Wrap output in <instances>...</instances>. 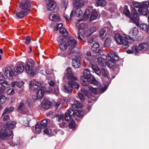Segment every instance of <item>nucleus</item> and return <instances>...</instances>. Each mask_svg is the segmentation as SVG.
Listing matches in <instances>:
<instances>
[{
  "mask_svg": "<svg viewBox=\"0 0 149 149\" xmlns=\"http://www.w3.org/2000/svg\"><path fill=\"white\" fill-rule=\"evenodd\" d=\"M134 10L137 12L138 15L146 16L147 15V7L149 6L148 1H143L142 3H136L134 4Z\"/></svg>",
  "mask_w": 149,
  "mask_h": 149,
  "instance_id": "nucleus-1",
  "label": "nucleus"
},
{
  "mask_svg": "<svg viewBox=\"0 0 149 149\" xmlns=\"http://www.w3.org/2000/svg\"><path fill=\"white\" fill-rule=\"evenodd\" d=\"M115 38L118 44L123 45L122 47L123 49L128 47L130 38L127 35L125 34L121 35L118 33H116L115 34Z\"/></svg>",
  "mask_w": 149,
  "mask_h": 149,
  "instance_id": "nucleus-2",
  "label": "nucleus"
},
{
  "mask_svg": "<svg viewBox=\"0 0 149 149\" xmlns=\"http://www.w3.org/2000/svg\"><path fill=\"white\" fill-rule=\"evenodd\" d=\"M106 59L108 61L109 67L111 68L115 66L116 61L119 60V57L116 53L113 52H110L106 56Z\"/></svg>",
  "mask_w": 149,
  "mask_h": 149,
  "instance_id": "nucleus-3",
  "label": "nucleus"
},
{
  "mask_svg": "<svg viewBox=\"0 0 149 149\" xmlns=\"http://www.w3.org/2000/svg\"><path fill=\"white\" fill-rule=\"evenodd\" d=\"M66 41V43L67 44L68 46H70L69 49L68 50V54H69L74 53V51L73 49L77 44L75 40L72 37H70L68 39H67Z\"/></svg>",
  "mask_w": 149,
  "mask_h": 149,
  "instance_id": "nucleus-4",
  "label": "nucleus"
},
{
  "mask_svg": "<svg viewBox=\"0 0 149 149\" xmlns=\"http://www.w3.org/2000/svg\"><path fill=\"white\" fill-rule=\"evenodd\" d=\"M84 62L86 64L88 65L89 67H91L92 68L95 73L98 75L101 74V71L99 68L96 65H93L91 62V60L89 59L88 58L86 57L84 60Z\"/></svg>",
  "mask_w": 149,
  "mask_h": 149,
  "instance_id": "nucleus-5",
  "label": "nucleus"
},
{
  "mask_svg": "<svg viewBox=\"0 0 149 149\" xmlns=\"http://www.w3.org/2000/svg\"><path fill=\"white\" fill-rule=\"evenodd\" d=\"M33 62L30 61H28L26 65V71L31 77H33L35 74V73L33 70Z\"/></svg>",
  "mask_w": 149,
  "mask_h": 149,
  "instance_id": "nucleus-6",
  "label": "nucleus"
},
{
  "mask_svg": "<svg viewBox=\"0 0 149 149\" xmlns=\"http://www.w3.org/2000/svg\"><path fill=\"white\" fill-rule=\"evenodd\" d=\"M88 25L85 24L81 23L79 26V32L75 35V36L80 41L82 40V39L80 37V36H82V33L84 32V30H86L87 29Z\"/></svg>",
  "mask_w": 149,
  "mask_h": 149,
  "instance_id": "nucleus-7",
  "label": "nucleus"
},
{
  "mask_svg": "<svg viewBox=\"0 0 149 149\" xmlns=\"http://www.w3.org/2000/svg\"><path fill=\"white\" fill-rule=\"evenodd\" d=\"M81 105L80 103L78 102H77L73 104H72V108L74 109H75V117L76 116L81 117L84 114V113L81 111H78L77 109H79V108H80Z\"/></svg>",
  "mask_w": 149,
  "mask_h": 149,
  "instance_id": "nucleus-8",
  "label": "nucleus"
},
{
  "mask_svg": "<svg viewBox=\"0 0 149 149\" xmlns=\"http://www.w3.org/2000/svg\"><path fill=\"white\" fill-rule=\"evenodd\" d=\"M45 90V88L44 87H41L39 89H36L34 96H36V97L34 99L36 100L41 98L43 96Z\"/></svg>",
  "mask_w": 149,
  "mask_h": 149,
  "instance_id": "nucleus-9",
  "label": "nucleus"
},
{
  "mask_svg": "<svg viewBox=\"0 0 149 149\" xmlns=\"http://www.w3.org/2000/svg\"><path fill=\"white\" fill-rule=\"evenodd\" d=\"M82 12L80 8H77L75 9V11L73 10L70 13V17L68 18L66 17L65 16V18L66 19L69 20H72V17L73 16V15L76 16L77 17H79L82 15Z\"/></svg>",
  "mask_w": 149,
  "mask_h": 149,
  "instance_id": "nucleus-10",
  "label": "nucleus"
},
{
  "mask_svg": "<svg viewBox=\"0 0 149 149\" xmlns=\"http://www.w3.org/2000/svg\"><path fill=\"white\" fill-rule=\"evenodd\" d=\"M75 110L74 111L72 109H69L67 111L64 116V119L66 121H68L72 118L75 117Z\"/></svg>",
  "mask_w": 149,
  "mask_h": 149,
  "instance_id": "nucleus-11",
  "label": "nucleus"
},
{
  "mask_svg": "<svg viewBox=\"0 0 149 149\" xmlns=\"http://www.w3.org/2000/svg\"><path fill=\"white\" fill-rule=\"evenodd\" d=\"M31 6L30 2L27 0H23L19 6V9L24 10L29 12V8Z\"/></svg>",
  "mask_w": 149,
  "mask_h": 149,
  "instance_id": "nucleus-12",
  "label": "nucleus"
},
{
  "mask_svg": "<svg viewBox=\"0 0 149 149\" xmlns=\"http://www.w3.org/2000/svg\"><path fill=\"white\" fill-rule=\"evenodd\" d=\"M132 15L130 16L131 19L133 23L136 24L138 26L139 25V18L138 17V13L133 9L132 11Z\"/></svg>",
  "mask_w": 149,
  "mask_h": 149,
  "instance_id": "nucleus-13",
  "label": "nucleus"
},
{
  "mask_svg": "<svg viewBox=\"0 0 149 149\" xmlns=\"http://www.w3.org/2000/svg\"><path fill=\"white\" fill-rule=\"evenodd\" d=\"M12 131L8 129H6L1 131V138L2 139L8 138L12 134Z\"/></svg>",
  "mask_w": 149,
  "mask_h": 149,
  "instance_id": "nucleus-14",
  "label": "nucleus"
},
{
  "mask_svg": "<svg viewBox=\"0 0 149 149\" xmlns=\"http://www.w3.org/2000/svg\"><path fill=\"white\" fill-rule=\"evenodd\" d=\"M68 82V85L69 87L71 88L72 90L74 88L75 89L77 90L78 89L79 85L78 82L76 81L73 79H70Z\"/></svg>",
  "mask_w": 149,
  "mask_h": 149,
  "instance_id": "nucleus-15",
  "label": "nucleus"
},
{
  "mask_svg": "<svg viewBox=\"0 0 149 149\" xmlns=\"http://www.w3.org/2000/svg\"><path fill=\"white\" fill-rule=\"evenodd\" d=\"M28 12H29L25 10H24L20 9L19 11H15L14 13L18 17L20 18H22L27 15L28 14Z\"/></svg>",
  "mask_w": 149,
  "mask_h": 149,
  "instance_id": "nucleus-16",
  "label": "nucleus"
},
{
  "mask_svg": "<svg viewBox=\"0 0 149 149\" xmlns=\"http://www.w3.org/2000/svg\"><path fill=\"white\" fill-rule=\"evenodd\" d=\"M88 88L89 89L95 94H98L100 93H103L106 90L104 88H93L92 86H88Z\"/></svg>",
  "mask_w": 149,
  "mask_h": 149,
  "instance_id": "nucleus-17",
  "label": "nucleus"
},
{
  "mask_svg": "<svg viewBox=\"0 0 149 149\" xmlns=\"http://www.w3.org/2000/svg\"><path fill=\"white\" fill-rule=\"evenodd\" d=\"M137 47L138 49V52L139 50L142 51H146L149 49V45L146 43H140Z\"/></svg>",
  "mask_w": 149,
  "mask_h": 149,
  "instance_id": "nucleus-18",
  "label": "nucleus"
},
{
  "mask_svg": "<svg viewBox=\"0 0 149 149\" xmlns=\"http://www.w3.org/2000/svg\"><path fill=\"white\" fill-rule=\"evenodd\" d=\"M4 74L6 77L11 79L12 77L14 75V72L12 69L10 67H7L5 69Z\"/></svg>",
  "mask_w": 149,
  "mask_h": 149,
  "instance_id": "nucleus-19",
  "label": "nucleus"
},
{
  "mask_svg": "<svg viewBox=\"0 0 149 149\" xmlns=\"http://www.w3.org/2000/svg\"><path fill=\"white\" fill-rule=\"evenodd\" d=\"M49 19L50 20L55 22H57L60 20L59 14L55 12L51 13L49 15Z\"/></svg>",
  "mask_w": 149,
  "mask_h": 149,
  "instance_id": "nucleus-20",
  "label": "nucleus"
},
{
  "mask_svg": "<svg viewBox=\"0 0 149 149\" xmlns=\"http://www.w3.org/2000/svg\"><path fill=\"white\" fill-rule=\"evenodd\" d=\"M65 77L67 78L68 79H71L74 80H77V78L74 76L70 68H67L65 75L63 77L64 78Z\"/></svg>",
  "mask_w": 149,
  "mask_h": 149,
  "instance_id": "nucleus-21",
  "label": "nucleus"
},
{
  "mask_svg": "<svg viewBox=\"0 0 149 149\" xmlns=\"http://www.w3.org/2000/svg\"><path fill=\"white\" fill-rule=\"evenodd\" d=\"M72 66L76 68H78L80 66V58L76 57L72 60Z\"/></svg>",
  "mask_w": 149,
  "mask_h": 149,
  "instance_id": "nucleus-22",
  "label": "nucleus"
},
{
  "mask_svg": "<svg viewBox=\"0 0 149 149\" xmlns=\"http://www.w3.org/2000/svg\"><path fill=\"white\" fill-rule=\"evenodd\" d=\"M73 6L74 8H82L84 5L85 3L82 0H74Z\"/></svg>",
  "mask_w": 149,
  "mask_h": 149,
  "instance_id": "nucleus-23",
  "label": "nucleus"
},
{
  "mask_svg": "<svg viewBox=\"0 0 149 149\" xmlns=\"http://www.w3.org/2000/svg\"><path fill=\"white\" fill-rule=\"evenodd\" d=\"M26 103V101L24 100H22L20 103L19 105L17 108L16 110L17 111H21L24 113V110L25 109V111L27 112V110L25 108V105Z\"/></svg>",
  "mask_w": 149,
  "mask_h": 149,
  "instance_id": "nucleus-24",
  "label": "nucleus"
},
{
  "mask_svg": "<svg viewBox=\"0 0 149 149\" xmlns=\"http://www.w3.org/2000/svg\"><path fill=\"white\" fill-rule=\"evenodd\" d=\"M53 0L49 1L47 4V8L49 10L52 11L53 10L56 6V3Z\"/></svg>",
  "mask_w": 149,
  "mask_h": 149,
  "instance_id": "nucleus-25",
  "label": "nucleus"
},
{
  "mask_svg": "<svg viewBox=\"0 0 149 149\" xmlns=\"http://www.w3.org/2000/svg\"><path fill=\"white\" fill-rule=\"evenodd\" d=\"M138 33V28L136 27H134L130 30L129 33V36L131 38H133L135 37Z\"/></svg>",
  "mask_w": 149,
  "mask_h": 149,
  "instance_id": "nucleus-26",
  "label": "nucleus"
},
{
  "mask_svg": "<svg viewBox=\"0 0 149 149\" xmlns=\"http://www.w3.org/2000/svg\"><path fill=\"white\" fill-rule=\"evenodd\" d=\"M109 32V29L108 27H104L102 29L100 32V37L103 38L105 35Z\"/></svg>",
  "mask_w": 149,
  "mask_h": 149,
  "instance_id": "nucleus-27",
  "label": "nucleus"
},
{
  "mask_svg": "<svg viewBox=\"0 0 149 149\" xmlns=\"http://www.w3.org/2000/svg\"><path fill=\"white\" fill-rule=\"evenodd\" d=\"M24 68V65L21 64H19L15 68L14 71L15 72L19 74L22 73L23 71Z\"/></svg>",
  "mask_w": 149,
  "mask_h": 149,
  "instance_id": "nucleus-28",
  "label": "nucleus"
},
{
  "mask_svg": "<svg viewBox=\"0 0 149 149\" xmlns=\"http://www.w3.org/2000/svg\"><path fill=\"white\" fill-rule=\"evenodd\" d=\"M52 104L51 102L45 99L42 102V106L45 109H48L50 107Z\"/></svg>",
  "mask_w": 149,
  "mask_h": 149,
  "instance_id": "nucleus-29",
  "label": "nucleus"
},
{
  "mask_svg": "<svg viewBox=\"0 0 149 149\" xmlns=\"http://www.w3.org/2000/svg\"><path fill=\"white\" fill-rule=\"evenodd\" d=\"M83 74L84 77L87 79L91 78L93 77L91 74L90 73L89 70L87 69H85L83 71Z\"/></svg>",
  "mask_w": 149,
  "mask_h": 149,
  "instance_id": "nucleus-30",
  "label": "nucleus"
},
{
  "mask_svg": "<svg viewBox=\"0 0 149 149\" xmlns=\"http://www.w3.org/2000/svg\"><path fill=\"white\" fill-rule=\"evenodd\" d=\"M140 28L144 31H146V32L149 33V25H148L146 24H141L140 25Z\"/></svg>",
  "mask_w": 149,
  "mask_h": 149,
  "instance_id": "nucleus-31",
  "label": "nucleus"
},
{
  "mask_svg": "<svg viewBox=\"0 0 149 149\" xmlns=\"http://www.w3.org/2000/svg\"><path fill=\"white\" fill-rule=\"evenodd\" d=\"M97 15L98 14L97 12L95 10H93L92 11L90 17V20L91 21L96 19Z\"/></svg>",
  "mask_w": 149,
  "mask_h": 149,
  "instance_id": "nucleus-32",
  "label": "nucleus"
},
{
  "mask_svg": "<svg viewBox=\"0 0 149 149\" xmlns=\"http://www.w3.org/2000/svg\"><path fill=\"white\" fill-rule=\"evenodd\" d=\"M14 108L13 107H10L9 108L7 107L6 108L4 112L2 114V116H4L5 115L10 113L14 110Z\"/></svg>",
  "mask_w": 149,
  "mask_h": 149,
  "instance_id": "nucleus-33",
  "label": "nucleus"
},
{
  "mask_svg": "<svg viewBox=\"0 0 149 149\" xmlns=\"http://www.w3.org/2000/svg\"><path fill=\"white\" fill-rule=\"evenodd\" d=\"M101 72L103 76L108 78L109 77V72L108 70L106 68H103L101 69Z\"/></svg>",
  "mask_w": 149,
  "mask_h": 149,
  "instance_id": "nucleus-34",
  "label": "nucleus"
},
{
  "mask_svg": "<svg viewBox=\"0 0 149 149\" xmlns=\"http://www.w3.org/2000/svg\"><path fill=\"white\" fill-rule=\"evenodd\" d=\"M127 52L128 54L134 53L135 54L138 53V49L136 46L132 47L131 50H128L127 51Z\"/></svg>",
  "mask_w": 149,
  "mask_h": 149,
  "instance_id": "nucleus-35",
  "label": "nucleus"
},
{
  "mask_svg": "<svg viewBox=\"0 0 149 149\" xmlns=\"http://www.w3.org/2000/svg\"><path fill=\"white\" fill-rule=\"evenodd\" d=\"M16 123L15 122L10 121L7 122L6 126L9 129H12L15 127Z\"/></svg>",
  "mask_w": 149,
  "mask_h": 149,
  "instance_id": "nucleus-36",
  "label": "nucleus"
},
{
  "mask_svg": "<svg viewBox=\"0 0 149 149\" xmlns=\"http://www.w3.org/2000/svg\"><path fill=\"white\" fill-rule=\"evenodd\" d=\"M62 89L64 92L66 93H69L72 91V88L70 87H68L65 85H63L62 86Z\"/></svg>",
  "mask_w": 149,
  "mask_h": 149,
  "instance_id": "nucleus-37",
  "label": "nucleus"
},
{
  "mask_svg": "<svg viewBox=\"0 0 149 149\" xmlns=\"http://www.w3.org/2000/svg\"><path fill=\"white\" fill-rule=\"evenodd\" d=\"M88 79L86 78H81V79L80 82L81 84L84 86H86L88 85L89 83V81Z\"/></svg>",
  "mask_w": 149,
  "mask_h": 149,
  "instance_id": "nucleus-38",
  "label": "nucleus"
},
{
  "mask_svg": "<svg viewBox=\"0 0 149 149\" xmlns=\"http://www.w3.org/2000/svg\"><path fill=\"white\" fill-rule=\"evenodd\" d=\"M40 127L42 129L45 128L47 127V120L44 119L41 122V123H39Z\"/></svg>",
  "mask_w": 149,
  "mask_h": 149,
  "instance_id": "nucleus-39",
  "label": "nucleus"
},
{
  "mask_svg": "<svg viewBox=\"0 0 149 149\" xmlns=\"http://www.w3.org/2000/svg\"><path fill=\"white\" fill-rule=\"evenodd\" d=\"M96 3L97 6H104L106 4V2L104 0H97Z\"/></svg>",
  "mask_w": 149,
  "mask_h": 149,
  "instance_id": "nucleus-40",
  "label": "nucleus"
},
{
  "mask_svg": "<svg viewBox=\"0 0 149 149\" xmlns=\"http://www.w3.org/2000/svg\"><path fill=\"white\" fill-rule=\"evenodd\" d=\"M66 41L61 43L60 45V48L62 51H64L68 47L67 44L66 43Z\"/></svg>",
  "mask_w": 149,
  "mask_h": 149,
  "instance_id": "nucleus-41",
  "label": "nucleus"
},
{
  "mask_svg": "<svg viewBox=\"0 0 149 149\" xmlns=\"http://www.w3.org/2000/svg\"><path fill=\"white\" fill-rule=\"evenodd\" d=\"M90 14V12L88 10H86L84 13L83 16V19L84 20H86L88 18Z\"/></svg>",
  "mask_w": 149,
  "mask_h": 149,
  "instance_id": "nucleus-42",
  "label": "nucleus"
},
{
  "mask_svg": "<svg viewBox=\"0 0 149 149\" xmlns=\"http://www.w3.org/2000/svg\"><path fill=\"white\" fill-rule=\"evenodd\" d=\"M97 61L99 65L101 66H104L105 64L104 59L101 57H99L97 58Z\"/></svg>",
  "mask_w": 149,
  "mask_h": 149,
  "instance_id": "nucleus-43",
  "label": "nucleus"
},
{
  "mask_svg": "<svg viewBox=\"0 0 149 149\" xmlns=\"http://www.w3.org/2000/svg\"><path fill=\"white\" fill-rule=\"evenodd\" d=\"M67 39L65 36H60L57 39V41L59 43L65 42L66 41Z\"/></svg>",
  "mask_w": 149,
  "mask_h": 149,
  "instance_id": "nucleus-44",
  "label": "nucleus"
},
{
  "mask_svg": "<svg viewBox=\"0 0 149 149\" xmlns=\"http://www.w3.org/2000/svg\"><path fill=\"white\" fill-rule=\"evenodd\" d=\"M123 13L126 15L129 16L130 15V12L128 9V7L127 5H125L124 6V9L123 11Z\"/></svg>",
  "mask_w": 149,
  "mask_h": 149,
  "instance_id": "nucleus-45",
  "label": "nucleus"
},
{
  "mask_svg": "<svg viewBox=\"0 0 149 149\" xmlns=\"http://www.w3.org/2000/svg\"><path fill=\"white\" fill-rule=\"evenodd\" d=\"M111 40L109 38H107L104 41V46L106 47H109L110 45Z\"/></svg>",
  "mask_w": 149,
  "mask_h": 149,
  "instance_id": "nucleus-46",
  "label": "nucleus"
},
{
  "mask_svg": "<svg viewBox=\"0 0 149 149\" xmlns=\"http://www.w3.org/2000/svg\"><path fill=\"white\" fill-rule=\"evenodd\" d=\"M99 47V44L97 43H94L91 47V49L93 51H95Z\"/></svg>",
  "mask_w": 149,
  "mask_h": 149,
  "instance_id": "nucleus-47",
  "label": "nucleus"
},
{
  "mask_svg": "<svg viewBox=\"0 0 149 149\" xmlns=\"http://www.w3.org/2000/svg\"><path fill=\"white\" fill-rule=\"evenodd\" d=\"M6 100V97L3 95H0V104H3Z\"/></svg>",
  "mask_w": 149,
  "mask_h": 149,
  "instance_id": "nucleus-48",
  "label": "nucleus"
},
{
  "mask_svg": "<svg viewBox=\"0 0 149 149\" xmlns=\"http://www.w3.org/2000/svg\"><path fill=\"white\" fill-rule=\"evenodd\" d=\"M92 77V78L89 81V83L95 85H97L98 83V82L93 77V76Z\"/></svg>",
  "mask_w": 149,
  "mask_h": 149,
  "instance_id": "nucleus-49",
  "label": "nucleus"
},
{
  "mask_svg": "<svg viewBox=\"0 0 149 149\" xmlns=\"http://www.w3.org/2000/svg\"><path fill=\"white\" fill-rule=\"evenodd\" d=\"M59 31L61 33L63 34L65 36H66L68 35L67 31L66 29L64 28H60Z\"/></svg>",
  "mask_w": 149,
  "mask_h": 149,
  "instance_id": "nucleus-50",
  "label": "nucleus"
},
{
  "mask_svg": "<svg viewBox=\"0 0 149 149\" xmlns=\"http://www.w3.org/2000/svg\"><path fill=\"white\" fill-rule=\"evenodd\" d=\"M43 129L41 128L40 126L39 123H38L36 125L35 127V132L36 133H39L41 131V130Z\"/></svg>",
  "mask_w": 149,
  "mask_h": 149,
  "instance_id": "nucleus-51",
  "label": "nucleus"
},
{
  "mask_svg": "<svg viewBox=\"0 0 149 149\" xmlns=\"http://www.w3.org/2000/svg\"><path fill=\"white\" fill-rule=\"evenodd\" d=\"M69 126L70 128L74 129L75 126V121L72 120L69 123Z\"/></svg>",
  "mask_w": 149,
  "mask_h": 149,
  "instance_id": "nucleus-52",
  "label": "nucleus"
},
{
  "mask_svg": "<svg viewBox=\"0 0 149 149\" xmlns=\"http://www.w3.org/2000/svg\"><path fill=\"white\" fill-rule=\"evenodd\" d=\"M59 125L60 127L64 128L67 127L68 124L64 121H62L61 123L59 124Z\"/></svg>",
  "mask_w": 149,
  "mask_h": 149,
  "instance_id": "nucleus-53",
  "label": "nucleus"
},
{
  "mask_svg": "<svg viewBox=\"0 0 149 149\" xmlns=\"http://www.w3.org/2000/svg\"><path fill=\"white\" fill-rule=\"evenodd\" d=\"M78 96L81 102H84L85 100V97L81 93H79L78 94Z\"/></svg>",
  "mask_w": 149,
  "mask_h": 149,
  "instance_id": "nucleus-54",
  "label": "nucleus"
},
{
  "mask_svg": "<svg viewBox=\"0 0 149 149\" xmlns=\"http://www.w3.org/2000/svg\"><path fill=\"white\" fill-rule=\"evenodd\" d=\"M43 132L44 134L49 135L52 134V131L51 130L47 129L44 130L43 131Z\"/></svg>",
  "mask_w": 149,
  "mask_h": 149,
  "instance_id": "nucleus-55",
  "label": "nucleus"
},
{
  "mask_svg": "<svg viewBox=\"0 0 149 149\" xmlns=\"http://www.w3.org/2000/svg\"><path fill=\"white\" fill-rule=\"evenodd\" d=\"M7 93L8 95H13L15 93V91L13 89L10 88L7 91Z\"/></svg>",
  "mask_w": 149,
  "mask_h": 149,
  "instance_id": "nucleus-56",
  "label": "nucleus"
},
{
  "mask_svg": "<svg viewBox=\"0 0 149 149\" xmlns=\"http://www.w3.org/2000/svg\"><path fill=\"white\" fill-rule=\"evenodd\" d=\"M2 86L5 88L9 87L10 85L6 81H5L3 84L1 85Z\"/></svg>",
  "mask_w": 149,
  "mask_h": 149,
  "instance_id": "nucleus-57",
  "label": "nucleus"
},
{
  "mask_svg": "<svg viewBox=\"0 0 149 149\" xmlns=\"http://www.w3.org/2000/svg\"><path fill=\"white\" fill-rule=\"evenodd\" d=\"M24 82L21 81L18 82H17V86L19 88H20L24 85Z\"/></svg>",
  "mask_w": 149,
  "mask_h": 149,
  "instance_id": "nucleus-58",
  "label": "nucleus"
},
{
  "mask_svg": "<svg viewBox=\"0 0 149 149\" xmlns=\"http://www.w3.org/2000/svg\"><path fill=\"white\" fill-rule=\"evenodd\" d=\"M63 25V24L62 23L57 24L55 27V30L56 31L58 30L59 28H61Z\"/></svg>",
  "mask_w": 149,
  "mask_h": 149,
  "instance_id": "nucleus-59",
  "label": "nucleus"
},
{
  "mask_svg": "<svg viewBox=\"0 0 149 149\" xmlns=\"http://www.w3.org/2000/svg\"><path fill=\"white\" fill-rule=\"evenodd\" d=\"M81 91L82 93H84L86 95H87L89 94L88 91L84 88H82Z\"/></svg>",
  "mask_w": 149,
  "mask_h": 149,
  "instance_id": "nucleus-60",
  "label": "nucleus"
},
{
  "mask_svg": "<svg viewBox=\"0 0 149 149\" xmlns=\"http://www.w3.org/2000/svg\"><path fill=\"white\" fill-rule=\"evenodd\" d=\"M26 40L25 42V43L27 45L31 41V38L30 36H26Z\"/></svg>",
  "mask_w": 149,
  "mask_h": 149,
  "instance_id": "nucleus-61",
  "label": "nucleus"
},
{
  "mask_svg": "<svg viewBox=\"0 0 149 149\" xmlns=\"http://www.w3.org/2000/svg\"><path fill=\"white\" fill-rule=\"evenodd\" d=\"M42 83V81H37L35 83V85L37 86H40Z\"/></svg>",
  "mask_w": 149,
  "mask_h": 149,
  "instance_id": "nucleus-62",
  "label": "nucleus"
},
{
  "mask_svg": "<svg viewBox=\"0 0 149 149\" xmlns=\"http://www.w3.org/2000/svg\"><path fill=\"white\" fill-rule=\"evenodd\" d=\"M97 29L95 26H93L91 27L90 30V31L91 33H93Z\"/></svg>",
  "mask_w": 149,
  "mask_h": 149,
  "instance_id": "nucleus-63",
  "label": "nucleus"
},
{
  "mask_svg": "<svg viewBox=\"0 0 149 149\" xmlns=\"http://www.w3.org/2000/svg\"><path fill=\"white\" fill-rule=\"evenodd\" d=\"M49 84L51 86L53 87L55 84V83L53 81L50 80L48 81Z\"/></svg>",
  "mask_w": 149,
  "mask_h": 149,
  "instance_id": "nucleus-64",
  "label": "nucleus"
}]
</instances>
